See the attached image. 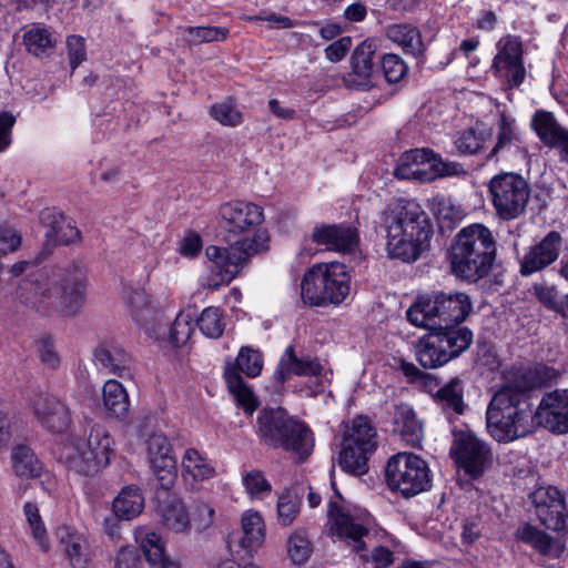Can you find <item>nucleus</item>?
<instances>
[{
    "instance_id": "4468645a",
    "label": "nucleus",
    "mask_w": 568,
    "mask_h": 568,
    "mask_svg": "<svg viewBox=\"0 0 568 568\" xmlns=\"http://www.w3.org/2000/svg\"><path fill=\"white\" fill-rule=\"evenodd\" d=\"M450 454L457 465L470 477H478L490 466L493 454L489 445L470 429L454 432Z\"/></svg>"
},
{
    "instance_id": "c756f323",
    "label": "nucleus",
    "mask_w": 568,
    "mask_h": 568,
    "mask_svg": "<svg viewBox=\"0 0 568 568\" xmlns=\"http://www.w3.org/2000/svg\"><path fill=\"white\" fill-rule=\"evenodd\" d=\"M394 426L395 432L400 434L402 439L406 444L416 447L422 443L424 438L423 424L409 405H396L394 413Z\"/></svg>"
},
{
    "instance_id": "4d7b16f0",
    "label": "nucleus",
    "mask_w": 568,
    "mask_h": 568,
    "mask_svg": "<svg viewBox=\"0 0 568 568\" xmlns=\"http://www.w3.org/2000/svg\"><path fill=\"white\" fill-rule=\"evenodd\" d=\"M123 300L131 316L139 321L144 312L148 311L149 300L146 293L142 288L128 287L123 292Z\"/></svg>"
},
{
    "instance_id": "0eeeda50",
    "label": "nucleus",
    "mask_w": 568,
    "mask_h": 568,
    "mask_svg": "<svg viewBox=\"0 0 568 568\" xmlns=\"http://www.w3.org/2000/svg\"><path fill=\"white\" fill-rule=\"evenodd\" d=\"M23 302L36 308L57 307L67 315H73L82 306L85 292V273L77 267L57 284L48 280L24 281L21 285Z\"/></svg>"
},
{
    "instance_id": "7c9ffc66",
    "label": "nucleus",
    "mask_w": 568,
    "mask_h": 568,
    "mask_svg": "<svg viewBox=\"0 0 568 568\" xmlns=\"http://www.w3.org/2000/svg\"><path fill=\"white\" fill-rule=\"evenodd\" d=\"M342 443L358 446L363 452L376 449V432L366 417L358 416L343 424Z\"/></svg>"
},
{
    "instance_id": "3c124183",
    "label": "nucleus",
    "mask_w": 568,
    "mask_h": 568,
    "mask_svg": "<svg viewBox=\"0 0 568 568\" xmlns=\"http://www.w3.org/2000/svg\"><path fill=\"white\" fill-rule=\"evenodd\" d=\"M301 500L292 490L283 491L277 499V520L281 526H290L300 513Z\"/></svg>"
},
{
    "instance_id": "a878e982",
    "label": "nucleus",
    "mask_w": 568,
    "mask_h": 568,
    "mask_svg": "<svg viewBox=\"0 0 568 568\" xmlns=\"http://www.w3.org/2000/svg\"><path fill=\"white\" fill-rule=\"evenodd\" d=\"M265 538V526L263 518L257 511L248 510L242 516V535L233 534L229 539V547L233 549L236 546L248 552L256 550L262 546Z\"/></svg>"
},
{
    "instance_id": "603ef678",
    "label": "nucleus",
    "mask_w": 568,
    "mask_h": 568,
    "mask_svg": "<svg viewBox=\"0 0 568 568\" xmlns=\"http://www.w3.org/2000/svg\"><path fill=\"white\" fill-rule=\"evenodd\" d=\"M434 159V152L429 149H415L405 152L395 170V175L405 179L406 173L414 171V168H420L426 161Z\"/></svg>"
},
{
    "instance_id": "0e129e2a",
    "label": "nucleus",
    "mask_w": 568,
    "mask_h": 568,
    "mask_svg": "<svg viewBox=\"0 0 568 568\" xmlns=\"http://www.w3.org/2000/svg\"><path fill=\"white\" fill-rule=\"evenodd\" d=\"M534 292L537 298L549 310L557 311L560 302L558 292L554 286L535 285Z\"/></svg>"
},
{
    "instance_id": "13d9d810",
    "label": "nucleus",
    "mask_w": 568,
    "mask_h": 568,
    "mask_svg": "<svg viewBox=\"0 0 568 568\" xmlns=\"http://www.w3.org/2000/svg\"><path fill=\"white\" fill-rule=\"evenodd\" d=\"M382 70L390 83L398 82L407 72V65L397 54H386L382 60Z\"/></svg>"
},
{
    "instance_id": "c03bdc74",
    "label": "nucleus",
    "mask_w": 568,
    "mask_h": 568,
    "mask_svg": "<svg viewBox=\"0 0 568 568\" xmlns=\"http://www.w3.org/2000/svg\"><path fill=\"white\" fill-rule=\"evenodd\" d=\"M196 325L206 337H221L225 329L222 311L214 306L204 308L196 320Z\"/></svg>"
},
{
    "instance_id": "72a5a7b5",
    "label": "nucleus",
    "mask_w": 568,
    "mask_h": 568,
    "mask_svg": "<svg viewBox=\"0 0 568 568\" xmlns=\"http://www.w3.org/2000/svg\"><path fill=\"white\" fill-rule=\"evenodd\" d=\"M94 362L110 374L124 376L132 364L130 355L120 346L112 344L100 345L94 352Z\"/></svg>"
},
{
    "instance_id": "b1692460",
    "label": "nucleus",
    "mask_w": 568,
    "mask_h": 568,
    "mask_svg": "<svg viewBox=\"0 0 568 568\" xmlns=\"http://www.w3.org/2000/svg\"><path fill=\"white\" fill-rule=\"evenodd\" d=\"M282 442L283 444H280L278 448L288 453L297 462H304L314 448V436L311 428L293 416Z\"/></svg>"
},
{
    "instance_id": "ea45409f",
    "label": "nucleus",
    "mask_w": 568,
    "mask_h": 568,
    "mask_svg": "<svg viewBox=\"0 0 568 568\" xmlns=\"http://www.w3.org/2000/svg\"><path fill=\"white\" fill-rule=\"evenodd\" d=\"M14 473L20 477H38L42 470V464L28 446H17L11 455Z\"/></svg>"
},
{
    "instance_id": "ddd939ff",
    "label": "nucleus",
    "mask_w": 568,
    "mask_h": 568,
    "mask_svg": "<svg viewBox=\"0 0 568 568\" xmlns=\"http://www.w3.org/2000/svg\"><path fill=\"white\" fill-rule=\"evenodd\" d=\"M263 368L262 354L248 346L241 347L235 362L227 363L224 369L225 381L230 393L234 396L237 405L243 408L247 415H252L257 408L258 402L243 381L240 373L247 377H256Z\"/></svg>"
},
{
    "instance_id": "338daca9",
    "label": "nucleus",
    "mask_w": 568,
    "mask_h": 568,
    "mask_svg": "<svg viewBox=\"0 0 568 568\" xmlns=\"http://www.w3.org/2000/svg\"><path fill=\"white\" fill-rule=\"evenodd\" d=\"M352 47V39L343 37L325 49L326 58L332 62L341 61Z\"/></svg>"
},
{
    "instance_id": "4c0bfd02",
    "label": "nucleus",
    "mask_w": 568,
    "mask_h": 568,
    "mask_svg": "<svg viewBox=\"0 0 568 568\" xmlns=\"http://www.w3.org/2000/svg\"><path fill=\"white\" fill-rule=\"evenodd\" d=\"M433 331L436 332L453 358L464 353L473 342V333L465 326L452 327L449 325L443 328H434Z\"/></svg>"
},
{
    "instance_id": "393cba45",
    "label": "nucleus",
    "mask_w": 568,
    "mask_h": 568,
    "mask_svg": "<svg viewBox=\"0 0 568 568\" xmlns=\"http://www.w3.org/2000/svg\"><path fill=\"white\" fill-rule=\"evenodd\" d=\"M155 513L161 525L169 531L180 534L191 526L190 515L184 503L175 495H158Z\"/></svg>"
},
{
    "instance_id": "f8f14e48",
    "label": "nucleus",
    "mask_w": 568,
    "mask_h": 568,
    "mask_svg": "<svg viewBox=\"0 0 568 568\" xmlns=\"http://www.w3.org/2000/svg\"><path fill=\"white\" fill-rule=\"evenodd\" d=\"M386 479L393 490L412 497L429 487V468L422 457L413 453H398L387 462Z\"/></svg>"
},
{
    "instance_id": "69168bd1",
    "label": "nucleus",
    "mask_w": 568,
    "mask_h": 568,
    "mask_svg": "<svg viewBox=\"0 0 568 568\" xmlns=\"http://www.w3.org/2000/svg\"><path fill=\"white\" fill-rule=\"evenodd\" d=\"M115 568H143V564L133 548L123 547L116 555Z\"/></svg>"
},
{
    "instance_id": "c9c22d12",
    "label": "nucleus",
    "mask_w": 568,
    "mask_h": 568,
    "mask_svg": "<svg viewBox=\"0 0 568 568\" xmlns=\"http://www.w3.org/2000/svg\"><path fill=\"white\" fill-rule=\"evenodd\" d=\"M144 508V498L140 489L134 486L123 488L114 498L112 509L122 520H131L139 516Z\"/></svg>"
},
{
    "instance_id": "9d476101",
    "label": "nucleus",
    "mask_w": 568,
    "mask_h": 568,
    "mask_svg": "<svg viewBox=\"0 0 568 568\" xmlns=\"http://www.w3.org/2000/svg\"><path fill=\"white\" fill-rule=\"evenodd\" d=\"M336 500L327 505L329 530L333 535L345 541L355 551L365 548V537L373 526V517L366 509L344 505L343 497L336 493Z\"/></svg>"
},
{
    "instance_id": "e2e57ef3",
    "label": "nucleus",
    "mask_w": 568,
    "mask_h": 568,
    "mask_svg": "<svg viewBox=\"0 0 568 568\" xmlns=\"http://www.w3.org/2000/svg\"><path fill=\"white\" fill-rule=\"evenodd\" d=\"M436 153H434V159L426 161L419 169L414 168V171L406 173L405 179H413L420 182H432L438 179V174L436 171Z\"/></svg>"
},
{
    "instance_id": "58836bf2",
    "label": "nucleus",
    "mask_w": 568,
    "mask_h": 568,
    "mask_svg": "<svg viewBox=\"0 0 568 568\" xmlns=\"http://www.w3.org/2000/svg\"><path fill=\"white\" fill-rule=\"evenodd\" d=\"M369 452H363L358 446L342 443L338 457L341 468L352 475L361 476L368 471Z\"/></svg>"
},
{
    "instance_id": "7ed1b4c3",
    "label": "nucleus",
    "mask_w": 568,
    "mask_h": 568,
    "mask_svg": "<svg viewBox=\"0 0 568 568\" xmlns=\"http://www.w3.org/2000/svg\"><path fill=\"white\" fill-rule=\"evenodd\" d=\"M497 258V240L493 231L473 223L455 235L447 260L452 273L464 281L478 283L491 272Z\"/></svg>"
},
{
    "instance_id": "f257e3e1",
    "label": "nucleus",
    "mask_w": 568,
    "mask_h": 568,
    "mask_svg": "<svg viewBox=\"0 0 568 568\" xmlns=\"http://www.w3.org/2000/svg\"><path fill=\"white\" fill-rule=\"evenodd\" d=\"M263 221V209L253 202L234 200L219 206L217 225L225 240L233 243L226 248L215 245L205 248L210 266L201 280L204 287L216 290L229 284L253 255L267 248L268 233L258 227Z\"/></svg>"
},
{
    "instance_id": "f704fd0d",
    "label": "nucleus",
    "mask_w": 568,
    "mask_h": 568,
    "mask_svg": "<svg viewBox=\"0 0 568 568\" xmlns=\"http://www.w3.org/2000/svg\"><path fill=\"white\" fill-rule=\"evenodd\" d=\"M102 403L106 415L123 420L130 410L129 395L125 388L115 379H109L102 388Z\"/></svg>"
},
{
    "instance_id": "5701e85b",
    "label": "nucleus",
    "mask_w": 568,
    "mask_h": 568,
    "mask_svg": "<svg viewBox=\"0 0 568 568\" xmlns=\"http://www.w3.org/2000/svg\"><path fill=\"white\" fill-rule=\"evenodd\" d=\"M57 536L70 567L88 568L91 561V551L84 535L64 525L58 528Z\"/></svg>"
},
{
    "instance_id": "de8ad7c7",
    "label": "nucleus",
    "mask_w": 568,
    "mask_h": 568,
    "mask_svg": "<svg viewBox=\"0 0 568 568\" xmlns=\"http://www.w3.org/2000/svg\"><path fill=\"white\" fill-rule=\"evenodd\" d=\"M286 548L290 559L296 565L305 562L312 554V544L302 529L294 530L288 536Z\"/></svg>"
},
{
    "instance_id": "e433bc0d",
    "label": "nucleus",
    "mask_w": 568,
    "mask_h": 568,
    "mask_svg": "<svg viewBox=\"0 0 568 568\" xmlns=\"http://www.w3.org/2000/svg\"><path fill=\"white\" fill-rule=\"evenodd\" d=\"M385 36L406 53L418 54L423 51L420 33L410 24H389L385 28Z\"/></svg>"
},
{
    "instance_id": "864d4df0",
    "label": "nucleus",
    "mask_w": 568,
    "mask_h": 568,
    "mask_svg": "<svg viewBox=\"0 0 568 568\" xmlns=\"http://www.w3.org/2000/svg\"><path fill=\"white\" fill-rule=\"evenodd\" d=\"M484 146L485 138L483 134L477 135L474 130L463 131L454 140L455 152L462 155H473Z\"/></svg>"
},
{
    "instance_id": "9b49d317",
    "label": "nucleus",
    "mask_w": 568,
    "mask_h": 568,
    "mask_svg": "<svg viewBox=\"0 0 568 568\" xmlns=\"http://www.w3.org/2000/svg\"><path fill=\"white\" fill-rule=\"evenodd\" d=\"M293 375L315 378L301 389L305 396H313L325 389L326 383H329L332 372L326 369L317 357L311 355L298 356L294 347L290 345L285 348L274 372V390L281 392L284 383Z\"/></svg>"
},
{
    "instance_id": "bb28decb",
    "label": "nucleus",
    "mask_w": 568,
    "mask_h": 568,
    "mask_svg": "<svg viewBox=\"0 0 568 568\" xmlns=\"http://www.w3.org/2000/svg\"><path fill=\"white\" fill-rule=\"evenodd\" d=\"M181 466L183 481L192 489H199L201 483L215 475V468L210 460L195 448L185 449Z\"/></svg>"
},
{
    "instance_id": "774afa93",
    "label": "nucleus",
    "mask_w": 568,
    "mask_h": 568,
    "mask_svg": "<svg viewBox=\"0 0 568 568\" xmlns=\"http://www.w3.org/2000/svg\"><path fill=\"white\" fill-rule=\"evenodd\" d=\"M202 248V239L199 234L192 233L183 239L180 245V253L183 256L193 257Z\"/></svg>"
},
{
    "instance_id": "423d86ee",
    "label": "nucleus",
    "mask_w": 568,
    "mask_h": 568,
    "mask_svg": "<svg viewBox=\"0 0 568 568\" xmlns=\"http://www.w3.org/2000/svg\"><path fill=\"white\" fill-rule=\"evenodd\" d=\"M471 311V300L464 292H433L418 296L406 316L417 327L434 329L459 324Z\"/></svg>"
},
{
    "instance_id": "09e8293b",
    "label": "nucleus",
    "mask_w": 568,
    "mask_h": 568,
    "mask_svg": "<svg viewBox=\"0 0 568 568\" xmlns=\"http://www.w3.org/2000/svg\"><path fill=\"white\" fill-rule=\"evenodd\" d=\"M437 399L443 407L450 408L456 414H463L465 404L463 399V385L458 378L452 379L437 392Z\"/></svg>"
},
{
    "instance_id": "6ab92c4d",
    "label": "nucleus",
    "mask_w": 568,
    "mask_h": 568,
    "mask_svg": "<svg viewBox=\"0 0 568 568\" xmlns=\"http://www.w3.org/2000/svg\"><path fill=\"white\" fill-rule=\"evenodd\" d=\"M535 417L539 425L552 433H568V389L554 390L544 395Z\"/></svg>"
},
{
    "instance_id": "2f4dec72",
    "label": "nucleus",
    "mask_w": 568,
    "mask_h": 568,
    "mask_svg": "<svg viewBox=\"0 0 568 568\" xmlns=\"http://www.w3.org/2000/svg\"><path fill=\"white\" fill-rule=\"evenodd\" d=\"M416 357L418 363L425 368H436L453 359L435 331L426 334L418 341Z\"/></svg>"
},
{
    "instance_id": "6e6552de",
    "label": "nucleus",
    "mask_w": 568,
    "mask_h": 568,
    "mask_svg": "<svg viewBox=\"0 0 568 568\" xmlns=\"http://www.w3.org/2000/svg\"><path fill=\"white\" fill-rule=\"evenodd\" d=\"M351 277L338 262L321 263L310 268L301 283V297L310 306L339 304L349 294Z\"/></svg>"
},
{
    "instance_id": "8fccbe9b",
    "label": "nucleus",
    "mask_w": 568,
    "mask_h": 568,
    "mask_svg": "<svg viewBox=\"0 0 568 568\" xmlns=\"http://www.w3.org/2000/svg\"><path fill=\"white\" fill-rule=\"evenodd\" d=\"M194 313L191 310L182 311L175 317L171 329L170 339L175 346L184 345L194 332Z\"/></svg>"
},
{
    "instance_id": "680f3d73",
    "label": "nucleus",
    "mask_w": 568,
    "mask_h": 568,
    "mask_svg": "<svg viewBox=\"0 0 568 568\" xmlns=\"http://www.w3.org/2000/svg\"><path fill=\"white\" fill-rule=\"evenodd\" d=\"M21 245V235L7 225H0V256L17 251Z\"/></svg>"
},
{
    "instance_id": "39448f33",
    "label": "nucleus",
    "mask_w": 568,
    "mask_h": 568,
    "mask_svg": "<svg viewBox=\"0 0 568 568\" xmlns=\"http://www.w3.org/2000/svg\"><path fill=\"white\" fill-rule=\"evenodd\" d=\"M115 455L114 439L106 426L94 423L85 438L70 435L57 449L59 462L79 475L93 476Z\"/></svg>"
},
{
    "instance_id": "aec40b11",
    "label": "nucleus",
    "mask_w": 568,
    "mask_h": 568,
    "mask_svg": "<svg viewBox=\"0 0 568 568\" xmlns=\"http://www.w3.org/2000/svg\"><path fill=\"white\" fill-rule=\"evenodd\" d=\"M312 241L327 251L352 253L358 247L359 234L351 224H321L313 229Z\"/></svg>"
},
{
    "instance_id": "20e7f679",
    "label": "nucleus",
    "mask_w": 568,
    "mask_h": 568,
    "mask_svg": "<svg viewBox=\"0 0 568 568\" xmlns=\"http://www.w3.org/2000/svg\"><path fill=\"white\" fill-rule=\"evenodd\" d=\"M534 415L524 392L507 385L491 398L486 424L490 436L499 443L525 437L534 427Z\"/></svg>"
},
{
    "instance_id": "dca6fc26",
    "label": "nucleus",
    "mask_w": 568,
    "mask_h": 568,
    "mask_svg": "<svg viewBox=\"0 0 568 568\" xmlns=\"http://www.w3.org/2000/svg\"><path fill=\"white\" fill-rule=\"evenodd\" d=\"M497 48L493 63L495 73L505 79L509 87L520 85L526 74L521 42L516 37L507 36L499 40Z\"/></svg>"
},
{
    "instance_id": "c85d7f7f",
    "label": "nucleus",
    "mask_w": 568,
    "mask_h": 568,
    "mask_svg": "<svg viewBox=\"0 0 568 568\" xmlns=\"http://www.w3.org/2000/svg\"><path fill=\"white\" fill-rule=\"evenodd\" d=\"M134 535L151 566H158V568H180L178 561L170 559L165 555L164 542L158 532L140 527L135 530Z\"/></svg>"
},
{
    "instance_id": "f3484780",
    "label": "nucleus",
    "mask_w": 568,
    "mask_h": 568,
    "mask_svg": "<svg viewBox=\"0 0 568 568\" xmlns=\"http://www.w3.org/2000/svg\"><path fill=\"white\" fill-rule=\"evenodd\" d=\"M148 457L161 488L171 489L178 478V467L172 446L164 435L154 434L149 438Z\"/></svg>"
},
{
    "instance_id": "f03ea898",
    "label": "nucleus",
    "mask_w": 568,
    "mask_h": 568,
    "mask_svg": "<svg viewBox=\"0 0 568 568\" xmlns=\"http://www.w3.org/2000/svg\"><path fill=\"white\" fill-rule=\"evenodd\" d=\"M386 252L389 257L415 262L429 246L432 226L420 206L397 201L382 213Z\"/></svg>"
},
{
    "instance_id": "79ce46f5",
    "label": "nucleus",
    "mask_w": 568,
    "mask_h": 568,
    "mask_svg": "<svg viewBox=\"0 0 568 568\" xmlns=\"http://www.w3.org/2000/svg\"><path fill=\"white\" fill-rule=\"evenodd\" d=\"M23 39L27 50L36 57L50 54L57 43V39L52 33L48 29L40 27L27 31Z\"/></svg>"
},
{
    "instance_id": "37998d69",
    "label": "nucleus",
    "mask_w": 568,
    "mask_h": 568,
    "mask_svg": "<svg viewBox=\"0 0 568 568\" xmlns=\"http://www.w3.org/2000/svg\"><path fill=\"white\" fill-rule=\"evenodd\" d=\"M518 141V134L514 121L505 115L500 118L498 123V131L496 135V143L487 154V160L498 159V155L510 150V148Z\"/></svg>"
},
{
    "instance_id": "4be33fe9",
    "label": "nucleus",
    "mask_w": 568,
    "mask_h": 568,
    "mask_svg": "<svg viewBox=\"0 0 568 568\" xmlns=\"http://www.w3.org/2000/svg\"><path fill=\"white\" fill-rule=\"evenodd\" d=\"M292 416L283 408H264L256 419L257 436L263 444L271 448H278L287 430Z\"/></svg>"
},
{
    "instance_id": "412c9836",
    "label": "nucleus",
    "mask_w": 568,
    "mask_h": 568,
    "mask_svg": "<svg viewBox=\"0 0 568 568\" xmlns=\"http://www.w3.org/2000/svg\"><path fill=\"white\" fill-rule=\"evenodd\" d=\"M562 237L549 232L540 242L530 246L520 260V274L529 276L551 265L560 255Z\"/></svg>"
},
{
    "instance_id": "bf43d9fd",
    "label": "nucleus",
    "mask_w": 568,
    "mask_h": 568,
    "mask_svg": "<svg viewBox=\"0 0 568 568\" xmlns=\"http://www.w3.org/2000/svg\"><path fill=\"white\" fill-rule=\"evenodd\" d=\"M51 235L58 243L70 244L80 239V231L69 221L62 219L60 222H54Z\"/></svg>"
},
{
    "instance_id": "5fc2aeb1",
    "label": "nucleus",
    "mask_w": 568,
    "mask_h": 568,
    "mask_svg": "<svg viewBox=\"0 0 568 568\" xmlns=\"http://www.w3.org/2000/svg\"><path fill=\"white\" fill-rule=\"evenodd\" d=\"M243 485L251 498L262 499L272 491V486L260 470H252L243 476Z\"/></svg>"
},
{
    "instance_id": "6e6d98bb",
    "label": "nucleus",
    "mask_w": 568,
    "mask_h": 568,
    "mask_svg": "<svg viewBox=\"0 0 568 568\" xmlns=\"http://www.w3.org/2000/svg\"><path fill=\"white\" fill-rule=\"evenodd\" d=\"M24 515L29 523L33 538L36 539L40 548L43 551H47L49 549V544L45 537L47 531L41 520L37 505L32 503H27L24 505Z\"/></svg>"
},
{
    "instance_id": "a211bd4d",
    "label": "nucleus",
    "mask_w": 568,
    "mask_h": 568,
    "mask_svg": "<svg viewBox=\"0 0 568 568\" xmlns=\"http://www.w3.org/2000/svg\"><path fill=\"white\" fill-rule=\"evenodd\" d=\"M31 407L38 423L50 433L61 434L69 429L72 414L60 398L39 394L32 399Z\"/></svg>"
},
{
    "instance_id": "1a4fd4ad",
    "label": "nucleus",
    "mask_w": 568,
    "mask_h": 568,
    "mask_svg": "<svg viewBox=\"0 0 568 568\" xmlns=\"http://www.w3.org/2000/svg\"><path fill=\"white\" fill-rule=\"evenodd\" d=\"M488 195L496 215L503 221H511L525 213L530 186L520 174L503 172L490 179Z\"/></svg>"
},
{
    "instance_id": "49530a36",
    "label": "nucleus",
    "mask_w": 568,
    "mask_h": 568,
    "mask_svg": "<svg viewBox=\"0 0 568 568\" xmlns=\"http://www.w3.org/2000/svg\"><path fill=\"white\" fill-rule=\"evenodd\" d=\"M182 34L191 44H202L213 41H222L229 36V29L224 27H185Z\"/></svg>"
},
{
    "instance_id": "2eb2a0df",
    "label": "nucleus",
    "mask_w": 568,
    "mask_h": 568,
    "mask_svg": "<svg viewBox=\"0 0 568 568\" xmlns=\"http://www.w3.org/2000/svg\"><path fill=\"white\" fill-rule=\"evenodd\" d=\"M529 499L541 525L554 531H568V505L557 487L540 486Z\"/></svg>"
},
{
    "instance_id": "a19ab883",
    "label": "nucleus",
    "mask_w": 568,
    "mask_h": 568,
    "mask_svg": "<svg viewBox=\"0 0 568 568\" xmlns=\"http://www.w3.org/2000/svg\"><path fill=\"white\" fill-rule=\"evenodd\" d=\"M377 50V40H364L353 52L351 62L354 74L363 80L371 77L374 70L373 58Z\"/></svg>"
},
{
    "instance_id": "cd10ccee",
    "label": "nucleus",
    "mask_w": 568,
    "mask_h": 568,
    "mask_svg": "<svg viewBox=\"0 0 568 568\" xmlns=\"http://www.w3.org/2000/svg\"><path fill=\"white\" fill-rule=\"evenodd\" d=\"M531 128L549 148L561 149L568 141V131L557 122L551 112L538 110L531 119Z\"/></svg>"
},
{
    "instance_id": "052dcab7",
    "label": "nucleus",
    "mask_w": 568,
    "mask_h": 568,
    "mask_svg": "<svg viewBox=\"0 0 568 568\" xmlns=\"http://www.w3.org/2000/svg\"><path fill=\"white\" fill-rule=\"evenodd\" d=\"M67 49L70 67L75 70L87 59L84 39L79 36L68 37Z\"/></svg>"
},
{
    "instance_id": "473e14b6",
    "label": "nucleus",
    "mask_w": 568,
    "mask_h": 568,
    "mask_svg": "<svg viewBox=\"0 0 568 568\" xmlns=\"http://www.w3.org/2000/svg\"><path fill=\"white\" fill-rule=\"evenodd\" d=\"M518 538L530 545L538 552L551 558H558L565 550V545L559 538H554L537 527L526 524L517 531Z\"/></svg>"
},
{
    "instance_id": "a18cd8bd",
    "label": "nucleus",
    "mask_w": 568,
    "mask_h": 568,
    "mask_svg": "<svg viewBox=\"0 0 568 568\" xmlns=\"http://www.w3.org/2000/svg\"><path fill=\"white\" fill-rule=\"evenodd\" d=\"M210 115L224 126L234 128L243 122V112L232 99H226L211 105Z\"/></svg>"
}]
</instances>
